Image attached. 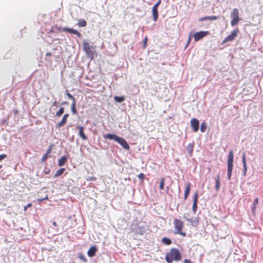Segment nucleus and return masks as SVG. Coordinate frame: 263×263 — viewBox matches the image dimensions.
I'll use <instances>...</instances> for the list:
<instances>
[{
	"label": "nucleus",
	"instance_id": "nucleus-1",
	"mask_svg": "<svg viewBox=\"0 0 263 263\" xmlns=\"http://www.w3.org/2000/svg\"><path fill=\"white\" fill-rule=\"evenodd\" d=\"M181 259V254L178 249H171L165 256V260L167 263H172L174 260L178 261Z\"/></svg>",
	"mask_w": 263,
	"mask_h": 263
},
{
	"label": "nucleus",
	"instance_id": "nucleus-2",
	"mask_svg": "<svg viewBox=\"0 0 263 263\" xmlns=\"http://www.w3.org/2000/svg\"><path fill=\"white\" fill-rule=\"evenodd\" d=\"M233 161H234V154L232 150L229 152L228 159H227V178L229 180H230L232 177V171L233 170Z\"/></svg>",
	"mask_w": 263,
	"mask_h": 263
},
{
	"label": "nucleus",
	"instance_id": "nucleus-3",
	"mask_svg": "<svg viewBox=\"0 0 263 263\" xmlns=\"http://www.w3.org/2000/svg\"><path fill=\"white\" fill-rule=\"evenodd\" d=\"M175 231L174 233L175 234H180L182 236H185L186 233L182 232V229L183 227V222L178 219H175L174 222Z\"/></svg>",
	"mask_w": 263,
	"mask_h": 263
},
{
	"label": "nucleus",
	"instance_id": "nucleus-4",
	"mask_svg": "<svg viewBox=\"0 0 263 263\" xmlns=\"http://www.w3.org/2000/svg\"><path fill=\"white\" fill-rule=\"evenodd\" d=\"M83 50L85 51L87 56L91 59L92 60L94 57V55L96 54V51L95 48L89 45V43L87 42H84L83 44Z\"/></svg>",
	"mask_w": 263,
	"mask_h": 263
},
{
	"label": "nucleus",
	"instance_id": "nucleus-5",
	"mask_svg": "<svg viewBox=\"0 0 263 263\" xmlns=\"http://www.w3.org/2000/svg\"><path fill=\"white\" fill-rule=\"evenodd\" d=\"M239 32V29L238 28L235 29L230 34L228 35L222 42L221 44L223 45L228 42H231L233 41L235 38L237 36Z\"/></svg>",
	"mask_w": 263,
	"mask_h": 263
},
{
	"label": "nucleus",
	"instance_id": "nucleus-6",
	"mask_svg": "<svg viewBox=\"0 0 263 263\" xmlns=\"http://www.w3.org/2000/svg\"><path fill=\"white\" fill-rule=\"evenodd\" d=\"M116 142L119 144L125 150H129L130 147L127 142L124 138L116 136Z\"/></svg>",
	"mask_w": 263,
	"mask_h": 263
},
{
	"label": "nucleus",
	"instance_id": "nucleus-7",
	"mask_svg": "<svg viewBox=\"0 0 263 263\" xmlns=\"http://www.w3.org/2000/svg\"><path fill=\"white\" fill-rule=\"evenodd\" d=\"M161 0H159L153 7L152 8V14L153 16V20L156 22L158 18V7L160 5Z\"/></svg>",
	"mask_w": 263,
	"mask_h": 263
},
{
	"label": "nucleus",
	"instance_id": "nucleus-8",
	"mask_svg": "<svg viewBox=\"0 0 263 263\" xmlns=\"http://www.w3.org/2000/svg\"><path fill=\"white\" fill-rule=\"evenodd\" d=\"M209 34V32L208 31H200L197 32L194 34V40L195 41H198L208 35Z\"/></svg>",
	"mask_w": 263,
	"mask_h": 263
},
{
	"label": "nucleus",
	"instance_id": "nucleus-9",
	"mask_svg": "<svg viewBox=\"0 0 263 263\" xmlns=\"http://www.w3.org/2000/svg\"><path fill=\"white\" fill-rule=\"evenodd\" d=\"M191 126L194 132H197L199 130V121L196 118H193L191 120Z\"/></svg>",
	"mask_w": 263,
	"mask_h": 263
},
{
	"label": "nucleus",
	"instance_id": "nucleus-10",
	"mask_svg": "<svg viewBox=\"0 0 263 263\" xmlns=\"http://www.w3.org/2000/svg\"><path fill=\"white\" fill-rule=\"evenodd\" d=\"M242 164H243L242 175L243 176H245L246 175L247 172V161H246V157L245 152H243L242 153Z\"/></svg>",
	"mask_w": 263,
	"mask_h": 263
},
{
	"label": "nucleus",
	"instance_id": "nucleus-11",
	"mask_svg": "<svg viewBox=\"0 0 263 263\" xmlns=\"http://www.w3.org/2000/svg\"><path fill=\"white\" fill-rule=\"evenodd\" d=\"M61 30L63 31L71 33V34H75V35H77L79 37H81V33L80 32H79L77 30H74L72 28L64 27V28H62Z\"/></svg>",
	"mask_w": 263,
	"mask_h": 263
},
{
	"label": "nucleus",
	"instance_id": "nucleus-12",
	"mask_svg": "<svg viewBox=\"0 0 263 263\" xmlns=\"http://www.w3.org/2000/svg\"><path fill=\"white\" fill-rule=\"evenodd\" d=\"M68 114H65L64 115L61 121L56 125V128H60L63 126L66 123L67 118L69 117Z\"/></svg>",
	"mask_w": 263,
	"mask_h": 263
},
{
	"label": "nucleus",
	"instance_id": "nucleus-13",
	"mask_svg": "<svg viewBox=\"0 0 263 263\" xmlns=\"http://www.w3.org/2000/svg\"><path fill=\"white\" fill-rule=\"evenodd\" d=\"M77 128L79 129V135L82 138L83 140H86L87 139V137L85 135L84 130L85 128L81 126H78Z\"/></svg>",
	"mask_w": 263,
	"mask_h": 263
},
{
	"label": "nucleus",
	"instance_id": "nucleus-14",
	"mask_svg": "<svg viewBox=\"0 0 263 263\" xmlns=\"http://www.w3.org/2000/svg\"><path fill=\"white\" fill-rule=\"evenodd\" d=\"M97 251V248L96 247V246H93L89 248V249L88 250L87 254H88V256L92 257L95 255Z\"/></svg>",
	"mask_w": 263,
	"mask_h": 263
},
{
	"label": "nucleus",
	"instance_id": "nucleus-15",
	"mask_svg": "<svg viewBox=\"0 0 263 263\" xmlns=\"http://www.w3.org/2000/svg\"><path fill=\"white\" fill-rule=\"evenodd\" d=\"M217 18H218V17L217 16H215V15L207 16H204V17L200 18L199 19V21L202 22V21H208V20L213 21V20H217Z\"/></svg>",
	"mask_w": 263,
	"mask_h": 263
},
{
	"label": "nucleus",
	"instance_id": "nucleus-16",
	"mask_svg": "<svg viewBox=\"0 0 263 263\" xmlns=\"http://www.w3.org/2000/svg\"><path fill=\"white\" fill-rule=\"evenodd\" d=\"M68 156H62L58 161V165L59 166H63L67 161Z\"/></svg>",
	"mask_w": 263,
	"mask_h": 263
},
{
	"label": "nucleus",
	"instance_id": "nucleus-17",
	"mask_svg": "<svg viewBox=\"0 0 263 263\" xmlns=\"http://www.w3.org/2000/svg\"><path fill=\"white\" fill-rule=\"evenodd\" d=\"M135 233L140 235H143L145 233V230L144 227H138L135 230Z\"/></svg>",
	"mask_w": 263,
	"mask_h": 263
},
{
	"label": "nucleus",
	"instance_id": "nucleus-18",
	"mask_svg": "<svg viewBox=\"0 0 263 263\" xmlns=\"http://www.w3.org/2000/svg\"><path fill=\"white\" fill-rule=\"evenodd\" d=\"M191 189V184L189 183L186 186L185 191H184V200H186L189 195Z\"/></svg>",
	"mask_w": 263,
	"mask_h": 263
},
{
	"label": "nucleus",
	"instance_id": "nucleus-19",
	"mask_svg": "<svg viewBox=\"0 0 263 263\" xmlns=\"http://www.w3.org/2000/svg\"><path fill=\"white\" fill-rule=\"evenodd\" d=\"M231 18H239V11L237 8L233 9L232 12L231 14Z\"/></svg>",
	"mask_w": 263,
	"mask_h": 263
},
{
	"label": "nucleus",
	"instance_id": "nucleus-20",
	"mask_svg": "<svg viewBox=\"0 0 263 263\" xmlns=\"http://www.w3.org/2000/svg\"><path fill=\"white\" fill-rule=\"evenodd\" d=\"M220 185V176L218 174L217 176V177H216V180H215V189H216V191H218L219 189Z\"/></svg>",
	"mask_w": 263,
	"mask_h": 263
},
{
	"label": "nucleus",
	"instance_id": "nucleus-21",
	"mask_svg": "<svg viewBox=\"0 0 263 263\" xmlns=\"http://www.w3.org/2000/svg\"><path fill=\"white\" fill-rule=\"evenodd\" d=\"M77 25L79 27H85L87 25V23L84 19H80L78 20Z\"/></svg>",
	"mask_w": 263,
	"mask_h": 263
},
{
	"label": "nucleus",
	"instance_id": "nucleus-22",
	"mask_svg": "<svg viewBox=\"0 0 263 263\" xmlns=\"http://www.w3.org/2000/svg\"><path fill=\"white\" fill-rule=\"evenodd\" d=\"M71 109L73 114L75 115L77 113V110L76 109V100H74V101L72 102L71 106Z\"/></svg>",
	"mask_w": 263,
	"mask_h": 263
},
{
	"label": "nucleus",
	"instance_id": "nucleus-23",
	"mask_svg": "<svg viewBox=\"0 0 263 263\" xmlns=\"http://www.w3.org/2000/svg\"><path fill=\"white\" fill-rule=\"evenodd\" d=\"M186 150L187 153L191 155L193 152V144L192 143L189 144L186 146Z\"/></svg>",
	"mask_w": 263,
	"mask_h": 263
},
{
	"label": "nucleus",
	"instance_id": "nucleus-24",
	"mask_svg": "<svg viewBox=\"0 0 263 263\" xmlns=\"http://www.w3.org/2000/svg\"><path fill=\"white\" fill-rule=\"evenodd\" d=\"M65 171V168H61L59 169L55 173V174L54 175V177L55 178H56V177H58L61 176V175H62L63 174V173Z\"/></svg>",
	"mask_w": 263,
	"mask_h": 263
},
{
	"label": "nucleus",
	"instance_id": "nucleus-25",
	"mask_svg": "<svg viewBox=\"0 0 263 263\" xmlns=\"http://www.w3.org/2000/svg\"><path fill=\"white\" fill-rule=\"evenodd\" d=\"M162 242L165 245H170L172 243V240L167 237H163L162 239Z\"/></svg>",
	"mask_w": 263,
	"mask_h": 263
},
{
	"label": "nucleus",
	"instance_id": "nucleus-26",
	"mask_svg": "<svg viewBox=\"0 0 263 263\" xmlns=\"http://www.w3.org/2000/svg\"><path fill=\"white\" fill-rule=\"evenodd\" d=\"M103 137L105 139H107L109 140L114 139L115 140V134H104L103 135Z\"/></svg>",
	"mask_w": 263,
	"mask_h": 263
},
{
	"label": "nucleus",
	"instance_id": "nucleus-27",
	"mask_svg": "<svg viewBox=\"0 0 263 263\" xmlns=\"http://www.w3.org/2000/svg\"><path fill=\"white\" fill-rule=\"evenodd\" d=\"M258 203V199L256 198L253 201V205L252 206V211L254 213L256 209V205Z\"/></svg>",
	"mask_w": 263,
	"mask_h": 263
},
{
	"label": "nucleus",
	"instance_id": "nucleus-28",
	"mask_svg": "<svg viewBox=\"0 0 263 263\" xmlns=\"http://www.w3.org/2000/svg\"><path fill=\"white\" fill-rule=\"evenodd\" d=\"M61 29L58 26H52L50 30L49 31V33H54L57 31H60Z\"/></svg>",
	"mask_w": 263,
	"mask_h": 263
},
{
	"label": "nucleus",
	"instance_id": "nucleus-29",
	"mask_svg": "<svg viewBox=\"0 0 263 263\" xmlns=\"http://www.w3.org/2000/svg\"><path fill=\"white\" fill-rule=\"evenodd\" d=\"M239 20V18H232V20L231 22V24L232 26H236L238 23Z\"/></svg>",
	"mask_w": 263,
	"mask_h": 263
},
{
	"label": "nucleus",
	"instance_id": "nucleus-30",
	"mask_svg": "<svg viewBox=\"0 0 263 263\" xmlns=\"http://www.w3.org/2000/svg\"><path fill=\"white\" fill-rule=\"evenodd\" d=\"M206 128V123L205 122H203L201 123L200 125V131L202 133H204L205 131Z\"/></svg>",
	"mask_w": 263,
	"mask_h": 263
},
{
	"label": "nucleus",
	"instance_id": "nucleus-31",
	"mask_svg": "<svg viewBox=\"0 0 263 263\" xmlns=\"http://www.w3.org/2000/svg\"><path fill=\"white\" fill-rule=\"evenodd\" d=\"M64 112V108L61 107L60 109L56 112V116L60 117L61 116Z\"/></svg>",
	"mask_w": 263,
	"mask_h": 263
},
{
	"label": "nucleus",
	"instance_id": "nucleus-32",
	"mask_svg": "<svg viewBox=\"0 0 263 263\" xmlns=\"http://www.w3.org/2000/svg\"><path fill=\"white\" fill-rule=\"evenodd\" d=\"M79 258L80 260H81L83 261H84V262H86L87 261L86 258L85 257L84 255H83L82 253H80L79 254Z\"/></svg>",
	"mask_w": 263,
	"mask_h": 263
},
{
	"label": "nucleus",
	"instance_id": "nucleus-33",
	"mask_svg": "<svg viewBox=\"0 0 263 263\" xmlns=\"http://www.w3.org/2000/svg\"><path fill=\"white\" fill-rule=\"evenodd\" d=\"M197 203L198 202H193V203L192 210H193V212H194V214L197 211V207H198L197 206Z\"/></svg>",
	"mask_w": 263,
	"mask_h": 263
},
{
	"label": "nucleus",
	"instance_id": "nucleus-34",
	"mask_svg": "<svg viewBox=\"0 0 263 263\" xmlns=\"http://www.w3.org/2000/svg\"><path fill=\"white\" fill-rule=\"evenodd\" d=\"M125 98L123 96L117 97L116 96V102L121 103L124 101Z\"/></svg>",
	"mask_w": 263,
	"mask_h": 263
},
{
	"label": "nucleus",
	"instance_id": "nucleus-35",
	"mask_svg": "<svg viewBox=\"0 0 263 263\" xmlns=\"http://www.w3.org/2000/svg\"><path fill=\"white\" fill-rule=\"evenodd\" d=\"M164 179L163 178H161L160 182V188L161 190L164 189Z\"/></svg>",
	"mask_w": 263,
	"mask_h": 263
},
{
	"label": "nucleus",
	"instance_id": "nucleus-36",
	"mask_svg": "<svg viewBox=\"0 0 263 263\" xmlns=\"http://www.w3.org/2000/svg\"><path fill=\"white\" fill-rule=\"evenodd\" d=\"M66 95H67V96L68 97V98H69L72 100V102H73L74 100H76V99L67 91Z\"/></svg>",
	"mask_w": 263,
	"mask_h": 263
},
{
	"label": "nucleus",
	"instance_id": "nucleus-37",
	"mask_svg": "<svg viewBox=\"0 0 263 263\" xmlns=\"http://www.w3.org/2000/svg\"><path fill=\"white\" fill-rule=\"evenodd\" d=\"M144 174L143 173H140L138 175V178L141 181H143L144 178Z\"/></svg>",
	"mask_w": 263,
	"mask_h": 263
},
{
	"label": "nucleus",
	"instance_id": "nucleus-38",
	"mask_svg": "<svg viewBox=\"0 0 263 263\" xmlns=\"http://www.w3.org/2000/svg\"><path fill=\"white\" fill-rule=\"evenodd\" d=\"M147 41V37L145 36L143 40V48L145 49L146 47V43Z\"/></svg>",
	"mask_w": 263,
	"mask_h": 263
},
{
	"label": "nucleus",
	"instance_id": "nucleus-39",
	"mask_svg": "<svg viewBox=\"0 0 263 263\" xmlns=\"http://www.w3.org/2000/svg\"><path fill=\"white\" fill-rule=\"evenodd\" d=\"M86 180L88 181H95V180H96V178L93 176H90V177H88L86 179Z\"/></svg>",
	"mask_w": 263,
	"mask_h": 263
},
{
	"label": "nucleus",
	"instance_id": "nucleus-40",
	"mask_svg": "<svg viewBox=\"0 0 263 263\" xmlns=\"http://www.w3.org/2000/svg\"><path fill=\"white\" fill-rule=\"evenodd\" d=\"M52 149V145H50L49 146L46 154H47V155H49L51 153Z\"/></svg>",
	"mask_w": 263,
	"mask_h": 263
},
{
	"label": "nucleus",
	"instance_id": "nucleus-41",
	"mask_svg": "<svg viewBox=\"0 0 263 263\" xmlns=\"http://www.w3.org/2000/svg\"><path fill=\"white\" fill-rule=\"evenodd\" d=\"M48 156L49 155H47V154H45V155H44L42 158L41 161L42 162H44V161H45L46 160V159H47V158L48 157Z\"/></svg>",
	"mask_w": 263,
	"mask_h": 263
},
{
	"label": "nucleus",
	"instance_id": "nucleus-42",
	"mask_svg": "<svg viewBox=\"0 0 263 263\" xmlns=\"http://www.w3.org/2000/svg\"><path fill=\"white\" fill-rule=\"evenodd\" d=\"M193 202H198V194L197 192L194 194Z\"/></svg>",
	"mask_w": 263,
	"mask_h": 263
},
{
	"label": "nucleus",
	"instance_id": "nucleus-43",
	"mask_svg": "<svg viewBox=\"0 0 263 263\" xmlns=\"http://www.w3.org/2000/svg\"><path fill=\"white\" fill-rule=\"evenodd\" d=\"M32 206V203H28L26 205H25L24 207V210L25 211H26L27 208H30Z\"/></svg>",
	"mask_w": 263,
	"mask_h": 263
},
{
	"label": "nucleus",
	"instance_id": "nucleus-44",
	"mask_svg": "<svg viewBox=\"0 0 263 263\" xmlns=\"http://www.w3.org/2000/svg\"><path fill=\"white\" fill-rule=\"evenodd\" d=\"M7 157V155L6 154H2L0 155V161L4 159Z\"/></svg>",
	"mask_w": 263,
	"mask_h": 263
},
{
	"label": "nucleus",
	"instance_id": "nucleus-45",
	"mask_svg": "<svg viewBox=\"0 0 263 263\" xmlns=\"http://www.w3.org/2000/svg\"><path fill=\"white\" fill-rule=\"evenodd\" d=\"M48 198V196L47 195L46 197L44 198H42V199H37V200L39 202H42L43 201V200H46Z\"/></svg>",
	"mask_w": 263,
	"mask_h": 263
},
{
	"label": "nucleus",
	"instance_id": "nucleus-46",
	"mask_svg": "<svg viewBox=\"0 0 263 263\" xmlns=\"http://www.w3.org/2000/svg\"><path fill=\"white\" fill-rule=\"evenodd\" d=\"M191 40H192V37L191 36H189V37L188 38L187 44L186 45V47H187L189 45V44L191 42Z\"/></svg>",
	"mask_w": 263,
	"mask_h": 263
},
{
	"label": "nucleus",
	"instance_id": "nucleus-47",
	"mask_svg": "<svg viewBox=\"0 0 263 263\" xmlns=\"http://www.w3.org/2000/svg\"><path fill=\"white\" fill-rule=\"evenodd\" d=\"M184 263H193L191 260L189 259H185L184 260Z\"/></svg>",
	"mask_w": 263,
	"mask_h": 263
},
{
	"label": "nucleus",
	"instance_id": "nucleus-48",
	"mask_svg": "<svg viewBox=\"0 0 263 263\" xmlns=\"http://www.w3.org/2000/svg\"><path fill=\"white\" fill-rule=\"evenodd\" d=\"M183 218L185 219L187 221L193 222V219L192 218H187L185 216H184Z\"/></svg>",
	"mask_w": 263,
	"mask_h": 263
},
{
	"label": "nucleus",
	"instance_id": "nucleus-49",
	"mask_svg": "<svg viewBox=\"0 0 263 263\" xmlns=\"http://www.w3.org/2000/svg\"><path fill=\"white\" fill-rule=\"evenodd\" d=\"M52 53L51 52H47L46 54V57L51 56Z\"/></svg>",
	"mask_w": 263,
	"mask_h": 263
},
{
	"label": "nucleus",
	"instance_id": "nucleus-50",
	"mask_svg": "<svg viewBox=\"0 0 263 263\" xmlns=\"http://www.w3.org/2000/svg\"><path fill=\"white\" fill-rule=\"evenodd\" d=\"M52 224H53V226H54V227H57V226H58V224H57V222H55V221H53V222H52Z\"/></svg>",
	"mask_w": 263,
	"mask_h": 263
},
{
	"label": "nucleus",
	"instance_id": "nucleus-51",
	"mask_svg": "<svg viewBox=\"0 0 263 263\" xmlns=\"http://www.w3.org/2000/svg\"><path fill=\"white\" fill-rule=\"evenodd\" d=\"M57 102L56 101H54L53 103V106H56L57 105Z\"/></svg>",
	"mask_w": 263,
	"mask_h": 263
},
{
	"label": "nucleus",
	"instance_id": "nucleus-52",
	"mask_svg": "<svg viewBox=\"0 0 263 263\" xmlns=\"http://www.w3.org/2000/svg\"><path fill=\"white\" fill-rule=\"evenodd\" d=\"M49 171L46 172V174H48Z\"/></svg>",
	"mask_w": 263,
	"mask_h": 263
},
{
	"label": "nucleus",
	"instance_id": "nucleus-53",
	"mask_svg": "<svg viewBox=\"0 0 263 263\" xmlns=\"http://www.w3.org/2000/svg\"><path fill=\"white\" fill-rule=\"evenodd\" d=\"M2 165H0V168L2 167Z\"/></svg>",
	"mask_w": 263,
	"mask_h": 263
}]
</instances>
